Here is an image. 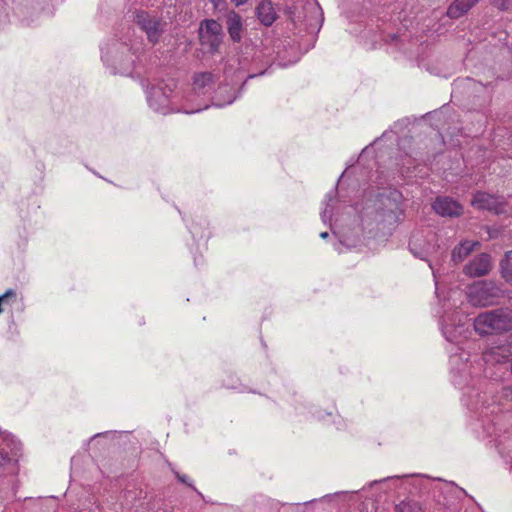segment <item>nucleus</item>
Masks as SVG:
<instances>
[{
  "label": "nucleus",
  "instance_id": "6ab92c4d",
  "mask_svg": "<svg viewBox=\"0 0 512 512\" xmlns=\"http://www.w3.org/2000/svg\"><path fill=\"white\" fill-rule=\"evenodd\" d=\"M479 245L477 241L465 240L452 250L451 260L458 264L462 262Z\"/></svg>",
  "mask_w": 512,
  "mask_h": 512
},
{
  "label": "nucleus",
  "instance_id": "393cba45",
  "mask_svg": "<svg viewBox=\"0 0 512 512\" xmlns=\"http://www.w3.org/2000/svg\"><path fill=\"white\" fill-rule=\"evenodd\" d=\"M429 266L432 270V273H433V277H434V280H435V285L437 286L438 282H437V271L435 270L434 266L431 264V262H429ZM436 294L437 296L439 297V294H438V288L436 287Z\"/></svg>",
  "mask_w": 512,
  "mask_h": 512
},
{
  "label": "nucleus",
  "instance_id": "f257e3e1",
  "mask_svg": "<svg viewBox=\"0 0 512 512\" xmlns=\"http://www.w3.org/2000/svg\"><path fill=\"white\" fill-rule=\"evenodd\" d=\"M512 357V344L486 348L481 356L471 357L461 351L450 356L451 381L462 390L461 401L466 408L481 418L499 411L494 393V382L504 379Z\"/></svg>",
  "mask_w": 512,
  "mask_h": 512
},
{
  "label": "nucleus",
  "instance_id": "5701e85b",
  "mask_svg": "<svg viewBox=\"0 0 512 512\" xmlns=\"http://www.w3.org/2000/svg\"><path fill=\"white\" fill-rule=\"evenodd\" d=\"M502 275L507 281H512V250L505 254L501 261Z\"/></svg>",
  "mask_w": 512,
  "mask_h": 512
},
{
  "label": "nucleus",
  "instance_id": "f3484780",
  "mask_svg": "<svg viewBox=\"0 0 512 512\" xmlns=\"http://www.w3.org/2000/svg\"><path fill=\"white\" fill-rule=\"evenodd\" d=\"M257 17L262 24L270 26L276 20V12L270 1L263 0L256 8Z\"/></svg>",
  "mask_w": 512,
  "mask_h": 512
},
{
  "label": "nucleus",
  "instance_id": "dca6fc26",
  "mask_svg": "<svg viewBox=\"0 0 512 512\" xmlns=\"http://www.w3.org/2000/svg\"><path fill=\"white\" fill-rule=\"evenodd\" d=\"M227 31L234 42H240L242 39V18L235 11H230L227 15Z\"/></svg>",
  "mask_w": 512,
  "mask_h": 512
},
{
  "label": "nucleus",
  "instance_id": "4be33fe9",
  "mask_svg": "<svg viewBox=\"0 0 512 512\" xmlns=\"http://www.w3.org/2000/svg\"><path fill=\"white\" fill-rule=\"evenodd\" d=\"M396 512H423L422 505L415 500L406 499L395 507Z\"/></svg>",
  "mask_w": 512,
  "mask_h": 512
},
{
  "label": "nucleus",
  "instance_id": "a211bd4d",
  "mask_svg": "<svg viewBox=\"0 0 512 512\" xmlns=\"http://www.w3.org/2000/svg\"><path fill=\"white\" fill-rule=\"evenodd\" d=\"M337 237L338 242L334 244V248L339 253L344 252V248L356 247L360 243L358 234L350 235L344 229L337 232Z\"/></svg>",
  "mask_w": 512,
  "mask_h": 512
},
{
  "label": "nucleus",
  "instance_id": "bb28decb",
  "mask_svg": "<svg viewBox=\"0 0 512 512\" xmlns=\"http://www.w3.org/2000/svg\"><path fill=\"white\" fill-rule=\"evenodd\" d=\"M232 3H234L236 6L243 5L247 2V0H230Z\"/></svg>",
  "mask_w": 512,
  "mask_h": 512
},
{
  "label": "nucleus",
  "instance_id": "9b49d317",
  "mask_svg": "<svg viewBox=\"0 0 512 512\" xmlns=\"http://www.w3.org/2000/svg\"><path fill=\"white\" fill-rule=\"evenodd\" d=\"M436 235L430 233L427 239H423L420 235H413L409 242L411 253L420 259L427 260L428 256L436 249Z\"/></svg>",
  "mask_w": 512,
  "mask_h": 512
},
{
  "label": "nucleus",
  "instance_id": "2eb2a0df",
  "mask_svg": "<svg viewBox=\"0 0 512 512\" xmlns=\"http://www.w3.org/2000/svg\"><path fill=\"white\" fill-rule=\"evenodd\" d=\"M237 98L235 86L230 84H222L215 91V95L212 98L213 105L217 107H223L233 103Z\"/></svg>",
  "mask_w": 512,
  "mask_h": 512
},
{
  "label": "nucleus",
  "instance_id": "f03ea898",
  "mask_svg": "<svg viewBox=\"0 0 512 512\" xmlns=\"http://www.w3.org/2000/svg\"><path fill=\"white\" fill-rule=\"evenodd\" d=\"M501 296V289L492 281H477L469 286L466 295L459 289L450 290L447 297L440 300L437 315L443 336L447 341L460 344L470 334L460 316L466 298L472 306L487 307Z\"/></svg>",
  "mask_w": 512,
  "mask_h": 512
},
{
  "label": "nucleus",
  "instance_id": "ddd939ff",
  "mask_svg": "<svg viewBox=\"0 0 512 512\" xmlns=\"http://www.w3.org/2000/svg\"><path fill=\"white\" fill-rule=\"evenodd\" d=\"M433 210L442 217H458L463 213V207L448 196H439L434 201Z\"/></svg>",
  "mask_w": 512,
  "mask_h": 512
},
{
  "label": "nucleus",
  "instance_id": "aec40b11",
  "mask_svg": "<svg viewBox=\"0 0 512 512\" xmlns=\"http://www.w3.org/2000/svg\"><path fill=\"white\" fill-rule=\"evenodd\" d=\"M479 0H455L448 8L447 15L457 19L470 10Z\"/></svg>",
  "mask_w": 512,
  "mask_h": 512
},
{
  "label": "nucleus",
  "instance_id": "0eeeda50",
  "mask_svg": "<svg viewBox=\"0 0 512 512\" xmlns=\"http://www.w3.org/2000/svg\"><path fill=\"white\" fill-rule=\"evenodd\" d=\"M213 86V75L211 73H200L195 75L193 87L190 93L184 95L186 105L190 108L206 109L208 104L206 100L210 96Z\"/></svg>",
  "mask_w": 512,
  "mask_h": 512
},
{
  "label": "nucleus",
  "instance_id": "6e6552de",
  "mask_svg": "<svg viewBox=\"0 0 512 512\" xmlns=\"http://www.w3.org/2000/svg\"><path fill=\"white\" fill-rule=\"evenodd\" d=\"M134 21L146 33L148 41L152 44L159 42L166 29L165 21L146 11L135 12Z\"/></svg>",
  "mask_w": 512,
  "mask_h": 512
},
{
  "label": "nucleus",
  "instance_id": "7ed1b4c3",
  "mask_svg": "<svg viewBox=\"0 0 512 512\" xmlns=\"http://www.w3.org/2000/svg\"><path fill=\"white\" fill-rule=\"evenodd\" d=\"M146 97L149 107L163 115L173 112L191 114L201 111V108H190L189 105H186L184 95L175 91L172 85L164 82L148 87Z\"/></svg>",
  "mask_w": 512,
  "mask_h": 512
},
{
  "label": "nucleus",
  "instance_id": "4468645a",
  "mask_svg": "<svg viewBox=\"0 0 512 512\" xmlns=\"http://www.w3.org/2000/svg\"><path fill=\"white\" fill-rule=\"evenodd\" d=\"M491 267L490 256L480 254L465 266L464 273L471 277H481L488 274Z\"/></svg>",
  "mask_w": 512,
  "mask_h": 512
},
{
  "label": "nucleus",
  "instance_id": "39448f33",
  "mask_svg": "<svg viewBox=\"0 0 512 512\" xmlns=\"http://www.w3.org/2000/svg\"><path fill=\"white\" fill-rule=\"evenodd\" d=\"M473 328L481 337L510 332L512 331V310L501 307L481 312L474 318Z\"/></svg>",
  "mask_w": 512,
  "mask_h": 512
},
{
  "label": "nucleus",
  "instance_id": "b1692460",
  "mask_svg": "<svg viewBox=\"0 0 512 512\" xmlns=\"http://www.w3.org/2000/svg\"><path fill=\"white\" fill-rule=\"evenodd\" d=\"M16 297V292L13 289H8L0 296V314L3 312L2 306L9 303V300Z\"/></svg>",
  "mask_w": 512,
  "mask_h": 512
},
{
  "label": "nucleus",
  "instance_id": "f8f14e48",
  "mask_svg": "<svg viewBox=\"0 0 512 512\" xmlns=\"http://www.w3.org/2000/svg\"><path fill=\"white\" fill-rule=\"evenodd\" d=\"M472 206L477 209L489 210L496 214L506 212L504 203L499 197L487 194L485 192H477L471 201Z\"/></svg>",
  "mask_w": 512,
  "mask_h": 512
},
{
  "label": "nucleus",
  "instance_id": "20e7f679",
  "mask_svg": "<svg viewBox=\"0 0 512 512\" xmlns=\"http://www.w3.org/2000/svg\"><path fill=\"white\" fill-rule=\"evenodd\" d=\"M399 199L400 194L397 191L381 193L375 199H369L362 208V221L373 219L383 228L397 224L402 215Z\"/></svg>",
  "mask_w": 512,
  "mask_h": 512
},
{
  "label": "nucleus",
  "instance_id": "1a4fd4ad",
  "mask_svg": "<svg viewBox=\"0 0 512 512\" xmlns=\"http://www.w3.org/2000/svg\"><path fill=\"white\" fill-rule=\"evenodd\" d=\"M223 29L214 19L203 20L199 28V37L202 45L208 46L211 51H218L223 41Z\"/></svg>",
  "mask_w": 512,
  "mask_h": 512
},
{
  "label": "nucleus",
  "instance_id": "c756f323",
  "mask_svg": "<svg viewBox=\"0 0 512 512\" xmlns=\"http://www.w3.org/2000/svg\"><path fill=\"white\" fill-rule=\"evenodd\" d=\"M510 372L512 374V362L510 363Z\"/></svg>",
  "mask_w": 512,
  "mask_h": 512
},
{
  "label": "nucleus",
  "instance_id": "9d476101",
  "mask_svg": "<svg viewBox=\"0 0 512 512\" xmlns=\"http://www.w3.org/2000/svg\"><path fill=\"white\" fill-rule=\"evenodd\" d=\"M19 457L20 447L14 440H10L0 449V477L17 471Z\"/></svg>",
  "mask_w": 512,
  "mask_h": 512
},
{
  "label": "nucleus",
  "instance_id": "c85d7f7f",
  "mask_svg": "<svg viewBox=\"0 0 512 512\" xmlns=\"http://www.w3.org/2000/svg\"><path fill=\"white\" fill-rule=\"evenodd\" d=\"M508 1H509V0H503V2H502V4H501V6H502L503 8H504V7H506V6L508 5Z\"/></svg>",
  "mask_w": 512,
  "mask_h": 512
},
{
  "label": "nucleus",
  "instance_id": "a878e982",
  "mask_svg": "<svg viewBox=\"0 0 512 512\" xmlns=\"http://www.w3.org/2000/svg\"><path fill=\"white\" fill-rule=\"evenodd\" d=\"M176 476H177V478H178V480H179L180 482L185 483V484H187V485H191V484L188 482V478H187V476H185V475H180V474H178V473L176 474Z\"/></svg>",
  "mask_w": 512,
  "mask_h": 512
},
{
  "label": "nucleus",
  "instance_id": "412c9836",
  "mask_svg": "<svg viewBox=\"0 0 512 512\" xmlns=\"http://www.w3.org/2000/svg\"><path fill=\"white\" fill-rule=\"evenodd\" d=\"M334 192H330L325 197V207L321 211V219L324 224H329L332 227L333 212L335 208Z\"/></svg>",
  "mask_w": 512,
  "mask_h": 512
},
{
  "label": "nucleus",
  "instance_id": "423d86ee",
  "mask_svg": "<svg viewBox=\"0 0 512 512\" xmlns=\"http://www.w3.org/2000/svg\"><path fill=\"white\" fill-rule=\"evenodd\" d=\"M102 60L107 66L114 68L115 73L129 74L135 62V53L130 52L127 44L112 40L101 48Z\"/></svg>",
  "mask_w": 512,
  "mask_h": 512
},
{
  "label": "nucleus",
  "instance_id": "cd10ccee",
  "mask_svg": "<svg viewBox=\"0 0 512 512\" xmlns=\"http://www.w3.org/2000/svg\"><path fill=\"white\" fill-rule=\"evenodd\" d=\"M328 236H329L328 232H321V233H320V237H321L322 239H326V238H328Z\"/></svg>",
  "mask_w": 512,
  "mask_h": 512
}]
</instances>
